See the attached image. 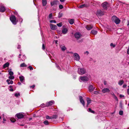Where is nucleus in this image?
<instances>
[{"label": "nucleus", "instance_id": "f257e3e1", "mask_svg": "<svg viewBox=\"0 0 129 129\" xmlns=\"http://www.w3.org/2000/svg\"><path fill=\"white\" fill-rule=\"evenodd\" d=\"M112 20L115 22L116 24H118L120 22V20L117 17L113 16L112 17Z\"/></svg>", "mask_w": 129, "mask_h": 129}, {"label": "nucleus", "instance_id": "f03ea898", "mask_svg": "<svg viewBox=\"0 0 129 129\" xmlns=\"http://www.w3.org/2000/svg\"><path fill=\"white\" fill-rule=\"evenodd\" d=\"M10 19L12 23L14 25L17 24L18 20H16V18L15 16L14 15H12L10 17Z\"/></svg>", "mask_w": 129, "mask_h": 129}, {"label": "nucleus", "instance_id": "7ed1b4c3", "mask_svg": "<svg viewBox=\"0 0 129 129\" xmlns=\"http://www.w3.org/2000/svg\"><path fill=\"white\" fill-rule=\"evenodd\" d=\"M78 73L80 75H83L86 73V70L84 68H78Z\"/></svg>", "mask_w": 129, "mask_h": 129}, {"label": "nucleus", "instance_id": "20e7f679", "mask_svg": "<svg viewBox=\"0 0 129 129\" xmlns=\"http://www.w3.org/2000/svg\"><path fill=\"white\" fill-rule=\"evenodd\" d=\"M109 5V4L106 2H104L102 4V7L105 10H107L108 7Z\"/></svg>", "mask_w": 129, "mask_h": 129}, {"label": "nucleus", "instance_id": "39448f33", "mask_svg": "<svg viewBox=\"0 0 129 129\" xmlns=\"http://www.w3.org/2000/svg\"><path fill=\"white\" fill-rule=\"evenodd\" d=\"M80 79L83 81H88V77L86 76L81 77H80Z\"/></svg>", "mask_w": 129, "mask_h": 129}, {"label": "nucleus", "instance_id": "423d86ee", "mask_svg": "<svg viewBox=\"0 0 129 129\" xmlns=\"http://www.w3.org/2000/svg\"><path fill=\"white\" fill-rule=\"evenodd\" d=\"M110 91V90L108 88H104L102 90V92L103 93H108Z\"/></svg>", "mask_w": 129, "mask_h": 129}, {"label": "nucleus", "instance_id": "0eeeda50", "mask_svg": "<svg viewBox=\"0 0 129 129\" xmlns=\"http://www.w3.org/2000/svg\"><path fill=\"white\" fill-rule=\"evenodd\" d=\"M54 102L53 101H50L46 103V106L47 107L51 106L54 104Z\"/></svg>", "mask_w": 129, "mask_h": 129}, {"label": "nucleus", "instance_id": "6e6552de", "mask_svg": "<svg viewBox=\"0 0 129 129\" xmlns=\"http://www.w3.org/2000/svg\"><path fill=\"white\" fill-rule=\"evenodd\" d=\"M104 14V12L100 10H98L96 13V14L97 15H99L100 16H103Z\"/></svg>", "mask_w": 129, "mask_h": 129}, {"label": "nucleus", "instance_id": "1a4fd4ad", "mask_svg": "<svg viewBox=\"0 0 129 129\" xmlns=\"http://www.w3.org/2000/svg\"><path fill=\"white\" fill-rule=\"evenodd\" d=\"M75 57L74 59L76 60H78L80 59V57L79 55L76 53H75L74 55Z\"/></svg>", "mask_w": 129, "mask_h": 129}, {"label": "nucleus", "instance_id": "9d476101", "mask_svg": "<svg viewBox=\"0 0 129 129\" xmlns=\"http://www.w3.org/2000/svg\"><path fill=\"white\" fill-rule=\"evenodd\" d=\"M16 116L18 118L21 119L23 118L24 116L23 114L21 113H19L17 114Z\"/></svg>", "mask_w": 129, "mask_h": 129}, {"label": "nucleus", "instance_id": "9b49d317", "mask_svg": "<svg viewBox=\"0 0 129 129\" xmlns=\"http://www.w3.org/2000/svg\"><path fill=\"white\" fill-rule=\"evenodd\" d=\"M58 2V1L57 0H54L51 2L50 3V4L51 6H53L57 5Z\"/></svg>", "mask_w": 129, "mask_h": 129}, {"label": "nucleus", "instance_id": "f8f14e48", "mask_svg": "<svg viewBox=\"0 0 129 129\" xmlns=\"http://www.w3.org/2000/svg\"><path fill=\"white\" fill-rule=\"evenodd\" d=\"M79 98L80 102L82 104L83 106L84 107L85 105V102L83 99L82 97V96H80Z\"/></svg>", "mask_w": 129, "mask_h": 129}, {"label": "nucleus", "instance_id": "ddd939ff", "mask_svg": "<svg viewBox=\"0 0 129 129\" xmlns=\"http://www.w3.org/2000/svg\"><path fill=\"white\" fill-rule=\"evenodd\" d=\"M74 36L76 38L78 39L81 37V34L79 33H77L75 34Z\"/></svg>", "mask_w": 129, "mask_h": 129}, {"label": "nucleus", "instance_id": "4468645a", "mask_svg": "<svg viewBox=\"0 0 129 129\" xmlns=\"http://www.w3.org/2000/svg\"><path fill=\"white\" fill-rule=\"evenodd\" d=\"M89 6V5H88L83 4L79 6H78V8H82L84 7H88Z\"/></svg>", "mask_w": 129, "mask_h": 129}, {"label": "nucleus", "instance_id": "2eb2a0df", "mask_svg": "<svg viewBox=\"0 0 129 129\" xmlns=\"http://www.w3.org/2000/svg\"><path fill=\"white\" fill-rule=\"evenodd\" d=\"M50 28L51 29L54 30L57 29V26L56 25L52 24H50Z\"/></svg>", "mask_w": 129, "mask_h": 129}, {"label": "nucleus", "instance_id": "dca6fc26", "mask_svg": "<svg viewBox=\"0 0 129 129\" xmlns=\"http://www.w3.org/2000/svg\"><path fill=\"white\" fill-rule=\"evenodd\" d=\"M95 88L94 87H93L92 85H90L89 88V91L90 92H92L94 89Z\"/></svg>", "mask_w": 129, "mask_h": 129}, {"label": "nucleus", "instance_id": "f3484780", "mask_svg": "<svg viewBox=\"0 0 129 129\" xmlns=\"http://www.w3.org/2000/svg\"><path fill=\"white\" fill-rule=\"evenodd\" d=\"M62 33L64 34H66L68 31V29L66 28H63L62 30Z\"/></svg>", "mask_w": 129, "mask_h": 129}, {"label": "nucleus", "instance_id": "a211bd4d", "mask_svg": "<svg viewBox=\"0 0 129 129\" xmlns=\"http://www.w3.org/2000/svg\"><path fill=\"white\" fill-rule=\"evenodd\" d=\"M6 10L5 7L3 6H2L0 8V11L2 12H4Z\"/></svg>", "mask_w": 129, "mask_h": 129}, {"label": "nucleus", "instance_id": "6ab92c4d", "mask_svg": "<svg viewBox=\"0 0 129 129\" xmlns=\"http://www.w3.org/2000/svg\"><path fill=\"white\" fill-rule=\"evenodd\" d=\"M93 26L92 25H88L86 27V28L88 30H89L92 28Z\"/></svg>", "mask_w": 129, "mask_h": 129}, {"label": "nucleus", "instance_id": "aec40b11", "mask_svg": "<svg viewBox=\"0 0 129 129\" xmlns=\"http://www.w3.org/2000/svg\"><path fill=\"white\" fill-rule=\"evenodd\" d=\"M60 48L63 51H64L67 49L63 45H61L60 46Z\"/></svg>", "mask_w": 129, "mask_h": 129}, {"label": "nucleus", "instance_id": "412c9836", "mask_svg": "<svg viewBox=\"0 0 129 129\" xmlns=\"http://www.w3.org/2000/svg\"><path fill=\"white\" fill-rule=\"evenodd\" d=\"M42 3L43 6H45L47 4L46 0H42Z\"/></svg>", "mask_w": 129, "mask_h": 129}, {"label": "nucleus", "instance_id": "4be33fe9", "mask_svg": "<svg viewBox=\"0 0 129 129\" xmlns=\"http://www.w3.org/2000/svg\"><path fill=\"white\" fill-rule=\"evenodd\" d=\"M9 62H7L3 66V68H5L7 67H9Z\"/></svg>", "mask_w": 129, "mask_h": 129}, {"label": "nucleus", "instance_id": "5701e85b", "mask_svg": "<svg viewBox=\"0 0 129 129\" xmlns=\"http://www.w3.org/2000/svg\"><path fill=\"white\" fill-rule=\"evenodd\" d=\"M8 84H12L13 83V81L12 80H10V79H7L6 80Z\"/></svg>", "mask_w": 129, "mask_h": 129}, {"label": "nucleus", "instance_id": "b1692460", "mask_svg": "<svg viewBox=\"0 0 129 129\" xmlns=\"http://www.w3.org/2000/svg\"><path fill=\"white\" fill-rule=\"evenodd\" d=\"M19 78L20 81L21 82H23V80L24 79V77L23 76L19 77Z\"/></svg>", "mask_w": 129, "mask_h": 129}, {"label": "nucleus", "instance_id": "393cba45", "mask_svg": "<svg viewBox=\"0 0 129 129\" xmlns=\"http://www.w3.org/2000/svg\"><path fill=\"white\" fill-rule=\"evenodd\" d=\"M69 22L71 24H72L74 23V19H71L69 20Z\"/></svg>", "mask_w": 129, "mask_h": 129}, {"label": "nucleus", "instance_id": "a878e982", "mask_svg": "<svg viewBox=\"0 0 129 129\" xmlns=\"http://www.w3.org/2000/svg\"><path fill=\"white\" fill-rule=\"evenodd\" d=\"M87 106H88L91 103V100L89 98H87Z\"/></svg>", "mask_w": 129, "mask_h": 129}, {"label": "nucleus", "instance_id": "bb28decb", "mask_svg": "<svg viewBox=\"0 0 129 129\" xmlns=\"http://www.w3.org/2000/svg\"><path fill=\"white\" fill-rule=\"evenodd\" d=\"M124 82L123 80H120L118 82V84L119 85H121L124 83Z\"/></svg>", "mask_w": 129, "mask_h": 129}, {"label": "nucleus", "instance_id": "cd10ccee", "mask_svg": "<svg viewBox=\"0 0 129 129\" xmlns=\"http://www.w3.org/2000/svg\"><path fill=\"white\" fill-rule=\"evenodd\" d=\"M97 33V31L96 30H92L91 31V33L94 35L96 34Z\"/></svg>", "mask_w": 129, "mask_h": 129}, {"label": "nucleus", "instance_id": "c85d7f7f", "mask_svg": "<svg viewBox=\"0 0 129 129\" xmlns=\"http://www.w3.org/2000/svg\"><path fill=\"white\" fill-rule=\"evenodd\" d=\"M20 66L21 67H27V65L26 64H25L24 63H23L21 64Z\"/></svg>", "mask_w": 129, "mask_h": 129}, {"label": "nucleus", "instance_id": "c756f323", "mask_svg": "<svg viewBox=\"0 0 129 129\" xmlns=\"http://www.w3.org/2000/svg\"><path fill=\"white\" fill-rule=\"evenodd\" d=\"M88 111L93 114L94 113V112L90 108L88 109Z\"/></svg>", "mask_w": 129, "mask_h": 129}, {"label": "nucleus", "instance_id": "7c9ffc66", "mask_svg": "<svg viewBox=\"0 0 129 129\" xmlns=\"http://www.w3.org/2000/svg\"><path fill=\"white\" fill-rule=\"evenodd\" d=\"M43 123L46 125H47L49 124V122L47 120H45L44 121Z\"/></svg>", "mask_w": 129, "mask_h": 129}, {"label": "nucleus", "instance_id": "2f4dec72", "mask_svg": "<svg viewBox=\"0 0 129 129\" xmlns=\"http://www.w3.org/2000/svg\"><path fill=\"white\" fill-rule=\"evenodd\" d=\"M57 116L56 115H53L51 116L52 119H56L57 118Z\"/></svg>", "mask_w": 129, "mask_h": 129}, {"label": "nucleus", "instance_id": "473e14b6", "mask_svg": "<svg viewBox=\"0 0 129 129\" xmlns=\"http://www.w3.org/2000/svg\"><path fill=\"white\" fill-rule=\"evenodd\" d=\"M14 76L13 75L10 76L9 77V78L10 79L12 80L14 78Z\"/></svg>", "mask_w": 129, "mask_h": 129}, {"label": "nucleus", "instance_id": "72a5a7b5", "mask_svg": "<svg viewBox=\"0 0 129 129\" xmlns=\"http://www.w3.org/2000/svg\"><path fill=\"white\" fill-rule=\"evenodd\" d=\"M10 120L12 122H15L16 121L15 119L13 118L11 119Z\"/></svg>", "mask_w": 129, "mask_h": 129}, {"label": "nucleus", "instance_id": "f704fd0d", "mask_svg": "<svg viewBox=\"0 0 129 129\" xmlns=\"http://www.w3.org/2000/svg\"><path fill=\"white\" fill-rule=\"evenodd\" d=\"M57 25L58 27H60L62 25V23L60 22L58 23H57Z\"/></svg>", "mask_w": 129, "mask_h": 129}, {"label": "nucleus", "instance_id": "c9c22d12", "mask_svg": "<svg viewBox=\"0 0 129 129\" xmlns=\"http://www.w3.org/2000/svg\"><path fill=\"white\" fill-rule=\"evenodd\" d=\"M46 118L47 119H51V116H49L47 115L46 116Z\"/></svg>", "mask_w": 129, "mask_h": 129}, {"label": "nucleus", "instance_id": "e433bc0d", "mask_svg": "<svg viewBox=\"0 0 129 129\" xmlns=\"http://www.w3.org/2000/svg\"><path fill=\"white\" fill-rule=\"evenodd\" d=\"M9 74L10 76H12L13 75V72L11 71L9 72Z\"/></svg>", "mask_w": 129, "mask_h": 129}, {"label": "nucleus", "instance_id": "4c0bfd02", "mask_svg": "<svg viewBox=\"0 0 129 129\" xmlns=\"http://www.w3.org/2000/svg\"><path fill=\"white\" fill-rule=\"evenodd\" d=\"M59 9H62L63 8V7L62 5H60L59 6Z\"/></svg>", "mask_w": 129, "mask_h": 129}, {"label": "nucleus", "instance_id": "58836bf2", "mask_svg": "<svg viewBox=\"0 0 129 129\" xmlns=\"http://www.w3.org/2000/svg\"><path fill=\"white\" fill-rule=\"evenodd\" d=\"M123 111H120L119 112V114L120 115H122L123 114Z\"/></svg>", "mask_w": 129, "mask_h": 129}, {"label": "nucleus", "instance_id": "ea45409f", "mask_svg": "<svg viewBox=\"0 0 129 129\" xmlns=\"http://www.w3.org/2000/svg\"><path fill=\"white\" fill-rule=\"evenodd\" d=\"M62 15L63 14L62 13H59V15H58V18H60L62 16Z\"/></svg>", "mask_w": 129, "mask_h": 129}, {"label": "nucleus", "instance_id": "a19ab883", "mask_svg": "<svg viewBox=\"0 0 129 129\" xmlns=\"http://www.w3.org/2000/svg\"><path fill=\"white\" fill-rule=\"evenodd\" d=\"M28 68H29V69L30 70H33V67L31 66H29L28 67Z\"/></svg>", "mask_w": 129, "mask_h": 129}, {"label": "nucleus", "instance_id": "79ce46f5", "mask_svg": "<svg viewBox=\"0 0 129 129\" xmlns=\"http://www.w3.org/2000/svg\"><path fill=\"white\" fill-rule=\"evenodd\" d=\"M50 22L51 23H56V21H55V20H51Z\"/></svg>", "mask_w": 129, "mask_h": 129}, {"label": "nucleus", "instance_id": "37998d69", "mask_svg": "<svg viewBox=\"0 0 129 129\" xmlns=\"http://www.w3.org/2000/svg\"><path fill=\"white\" fill-rule=\"evenodd\" d=\"M35 87V85H34L31 86H30V87L31 88H32L33 89H34Z\"/></svg>", "mask_w": 129, "mask_h": 129}, {"label": "nucleus", "instance_id": "c03bdc74", "mask_svg": "<svg viewBox=\"0 0 129 129\" xmlns=\"http://www.w3.org/2000/svg\"><path fill=\"white\" fill-rule=\"evenodd\" d=\"M110 46H112L113 47H115V45L113 43H111L110 44Z\"/></svg>", "mask_w": 129, "mask_h": 129}, {"label": "nucleus", "instance_id": "a18cd8bd", "mask_svg": "<svg viewBox=\"0 0 129 129\" xmlns=\"http://www.w3.org/2000/svg\"><path fill=\"white\" fill-rule=\"evenodd\" d=\"M52 13H50L49 16V18H51L52 16Z\"/></svg>", "mask_w": 129, "mask_h": 129}, {"label": "nucleus", "instance_id": "49530a36", "mask_svg": "<svg viewBox=\"0 0 129 129\" xmlns=\"http://www.w3.org/2000/svg\"><path fill=\"white\" fill-rule=\"evenodd\" d=\"M42 49L43 50H44L45 49V46L44 44H42Z\"/></svg>", "mask_w": 129, "mask_h": 129}, {"label": "nucleus", "instance_id": "de8ad7c7", "mask_svg": "<svg viewBox=\"0 0 129 129\" xmlns=\"http://www.w3.org/2000/svg\"><path fill=\"white\" fill-rule=\"evenodd\" d=\"M14 95L17 97L18 96L20 95V94L19 93H16Z\"/></svg>", "mask_w": 129, "mask_h": 129}, {"label": "nucleus", "instance_id": "09e8293b", "mask_svg": "<svg viewBox=\"0 0 129 129\" xmlns=\"http://www.w3.org/2000/svg\"><path fill=\"white\" fill-rule=\"evenodd\" d=\"M98 92L97 91H95L94 93L95 94H97L98 93Z\"/></svg>", "mask_w": 129, "mask_h": 129}, {"label": "nucleus", "instance_id": "8fccbe9b", "mask_svg": "<svg viewBox=\"0 0 129 129\" xmlns=\"http://www.w3.org/2000/svg\"><path fill=\"white\" fill-rule=\"evenodd\" d=\"M127 54H129V46L128 48L127 49Z\"/></svg>", "mask_w": 129, "mask_h": 129}, {"label": "nucleus", "instance_id": "3c124183", "mask_svg": "<svg viewBox=\"0 0 129 129\" xmlns=\"http://www.w3.org/2000/svg\"><path fill=\"white\" fill-rule=\"evenodd\" d=\"M21 46L20 45H18V46L17 48L18 49H20V48Z\"/></svg>", "mask_w": 129, "mask_h": 129}, {"label": "nucleus", "instance_id": "603ef678", "mask_svg": "<svg viewBox=\"0 0 129 129\" xmlns=\"http://www.w3.org/2000/svg\"><path fill=\"white\" fill-rule=\"evenodd\" d=\"M56 66L57 68L58 69H60V68L59 67V66H58V65H57V64H56Z\"/></svg>", "mask_w": 129, "mask_h": 129}, {"label": "nucleus", "instance_id": "864d4df0", "mask_svg": "<svg viewBox=\"0 0 129 129\" xmlns=\"http://www.w3.org/2000/svg\"><path fill=\"white\" fill-rule=\"evenodd\" d=\"M119 96L120 98L124 97V96L123 95H122V94H120L119 95Z\"/></svg>", "mask_w": 129, "mask_h": 129}, {"label": "nucleus", "instance_id": "5fc2aeb1", "mask_svg": "<svg viewBox=\"0 0 129 129\" xmlns=\"http://www.w3.org/2000/svg\"><path fill=\"white\" fill-rule=\"evenodd\" d=\"M65 0H60V1L61 2H63L65 1Z\"/></svg>", "mask_w": 129, "mask_h": 129}, {"label": "nucleus", "instance_id": "6e6d98bb", "mask_svg": "<svg viewBox=\"0 0 129 129\" xmlns=\"http://www.w3.org/2000/svg\"><path fill=\"white\" fill-rule=\"evenodd\" d=\"M19 20L21 22H22L23 21V19H22V18H20L19 19Z\"/></svg>", "mask_w": 129, "mask_h": 129}, {"label": "nucleus", "instance_id": "4d7b16f0", "mask_svg": "<svg viewBox=\"0 0 129 129\" xmlns=\"http://www.w3.org/2000/svg\"><path fill=\"white\" fill-rule=\"evenodd\" d=\"M114 98L115 99H116V100L117 101H118V99L117 97L116 96L115 97H114Z\"/></svg>", "mask_w": 129, "mask_h": 129}, {"label": "nucleus", "instance_id": "13d9d810", "mask_svg": "<svg viewBox=\"0 0 129 129\" xmlns=\"http://www.w3.org/2000/svg\"><path fill=\"white\" fill-rule=\"evenodd\" d=\"M127 94L128 95H129V88L128 89H127Z\"/></svg>", "mask_w": 129, "mask_h": 129}, {"label": "nucleus", "instance_id": "bf43d9fd", "mask_svg": "<svg viewBox=\"0 0 129 129\" xmlns=\"http://www.w3.org/2000/svg\"><path fill=\"white\" fill-rule=\"evenodd\" d=\"M126 85L124 84L123 85V88H125L126 87Z\"/></svg>", "mask_w": 129, "mask_h": 129}, {"label": "nucleus", "instance_id": "052dcab7", "mask_svg": "<svg viewBox=\"0 0 129 129\" xmlns=\"http://www.w3.org/2000/svg\"><path fill=\"white\" fill-rule=\"evenodd\" d=\"M9 90L11 91H13V89L12 88H11Z\"/></svg>", "mask_w": 129, "mask_h": 129}, {"label": "nucleus", "instance_id": "680f3d73", "mask_svg": "<svg viewBox=\"0 0 129 129\" xmlns=\"http://www.w3.org/2000/svg\"><path fill=\"white\" fill-rule=\"evenodd\" d=\"M14 14L15 15H18V13L17 12H15V13H14Z\"/></svg>", "mask_w": 129, "mask_h": 129}, {"label": "nucleus", "instance_id": "e2e57ef3", "mask_svg": "<svg viewBox=\"0 0 129 129\" xmlns=\"http://www.w3.org/2000/svg\"><path fill=\"white\" fill-rule=\"evenodd\" d=\"M104 84L105 85H106L107 84V82L106 81H104Z\"/></svg>", "mask_w": 129, "mask_h": 129}, {"label": "nucleus", "instance_id": "0e129e2a", "mask_svg": "<svg viewBox=\"0 0 129 129\" xmlns=\"http://www.w3.org/2000/svg\"><path fill=\"white\" fill-rule=\"evenodd\" d=\"M112 95L114 97H115L116 96L115 94L114 93L112 94Z\"/></svg>", "mask_w": 129, "mask_h": 129}, {"label": "nucleus", "instance_id": "69168bd1", "mask_svg": "<svg viewBox=\"0 0 129 129\" xmlns=\"http://www.w3.org/2000/svg\"><path fill=\"white\" fill-rule=\"evenodd\" d=\"M18 84L19 85H21V83L20 82H18Z\"/></svg>", "mask_w": 129, "mask_h": 129}, {"label": "nucleus", "instance_id": "338daca9", "mask_svg": "<svg viewBox=\"0 0 129 129\" xmlns=\"http://www.w3.org/2000/svg\"><path fill=\"white\" fill-rule=\"evenodd\" d=\"M9 87L10 88H11H11H12V87H13V86H12V85H10V86H9Z\"/></svg>", "mask_w": 129, "mask_h": 129}, {"label": "nucleus", "instance_id": "774afa93", "mask_svg": "<svg viewBox=\"0 0 129 129\" xmlns=\"http://www.w3.org/2000/svg\"><path fill=\"white\" fill-rule=\"evenodd\" d=\"M86 53L87 54H89V52L87 51H86V52H85V53Z\"/></svg>", "mask_w": 129, "mask_h": 129}]
</instances>
